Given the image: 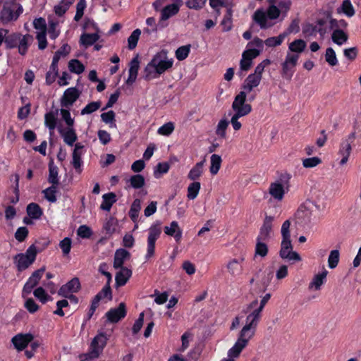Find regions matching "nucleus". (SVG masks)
<instances>
[{
    "label": "nucleus",
    "mask_w": 361,
    "mask_h": 361,
    "mask_svg": "<svg viewBox=\"0 0 361 361\" xmlns=\"http://www.w3.org/2000/svg\"><path fill=\"white\" fill-rule=\"evenodd\" d=\"M246 314L244 324L238 333L237 341L247 346L249 342L255 337L257 326L262 318V313L249 304L243 310Z\"/></svg>",
    "instance_id": "obj_1"
},
{
    "label": "nucleus",
    "mask_w": 361,
    "mask_h": 361,
    "mask_svg": "<svg viewBox=\"0 0 361 361\" xmlns=\"http://www.w3.org/2000/svg\"><path fill=\"white\" fill-rule=\"evenodd\" d=\"M173 63V59L168 56L166 51L157 52L145 68V78L147 80L159 78L170 70Z\"/></svg>",
    "instance_id": "obj_2"
},
{
    "label": "nucleus",
    "mask_w": 361,
    "mask_h": 361,
    "mask_svg": "<svg viewBox=\"0 0 361 361\" xmlns=\"http://www.w3.org/2000/svg\"><path fill=\"white\" fill-rule=\"evenodd\" d=\"M231 107L233 114L231 117L229 123H231L235 131H238L242 128V123L239 119L248 115L252 111V106L250 104L245 103V95L241 93L235 96Z\"/></svg>",
    "instance_id": "obj_3"
},
{
    "label": "nucleus",
    "mask_w": 361,
    "mask_h": 361,
    "mask_svg": "<svg viewBox=\"0 0 361 361\" xmlns=\"http://www.w3.org/2000/svg\"><path fill=\"white\" fill-rule=\"evenodd\" d=\"M108 341L106 334L99 332L92 339L90 345L89 351L79 356L80 361H92L98 358L102 353Z\"/></svg>",
    "instance_id": "obj_4"
},
{
    "label": "nucleus",
    "mask_w": 361,
    "mask_h": 361,
    "mask_svg": "<svg viewBox=\"0 0 361 361\" xmlns=\"http://www.w3.org/2000/svg\"><path fill=\"white\" fill-rule=\"evenodd\" d=\"M22 6L15 0H6L0 13V19L3 23L16 20L23 13Z\"/></svg>",
    "instance_id": "obj_5"
},
{
    "label": "nucleus",
    "mask_w": 361,
    "mask_h": 361,
    "mask_svg": "<svg viewBox=\"0 0 361 361\" xmlns=\"http://www.w3.org/2000/svg\"><path fill=\"white\" fill-rule=\"evenodd\" d=\"M37 254V247L32 245L26 250L25 252L15 255L13 262L18 270L22 271L27 269L35 261Z\"/></svg>",
    "instance_id": "obj_6"
},
{
    "label": "nucleus",
    "mask_w": 361,
    "mask_h": 361,
    "mask_svg": "<svg viewBox=\"0 0 361 361\" xmlns=\"http://www.w3.org/2000/svg\"><path fill=\"white\" fill-rule=\"evenodd\" d=\"M161 223L159 221L154 223L148 229L147 240V250L145 258L146 260L151 259L155 253V243L161 233Z\"/></svg>",
    "instance_id": "obj_7"
},
{
    "label": "nucleus",
    "mask_w": 361,
    "mask_h": 361,
    "mask_svg": "<svg viewBox=\"0 0 361 361\" xmlns=\"http://www.w3.org/2000/svg\"><path fill=\"white\" fill-rule=\"evenodd\" d=\"M310 194L312 201L305 202L304 204L301 205L298 210V214L302 212L305 216H310V213L306 212V210L309 209L311 204H314L317 208L319 209L320 204L324 202L326 200L324 191L319 185H314L311 189Z\"/></svg>",
    "instance_id": "obj_8"
},
{
    "label": "nucleus",
    "mask_w": 361,
    "mask_h": 361,
    "mask_svg": "<svg viewBox=\"0 0 361 361\" xmlns=\"http://www.w3.org/2000/svg\"><path fill=\"white\" fill-rule=\"evenodd\" d=\"M289 190V185L287 182H283L281 180H277L271 183L269 188V193L271 198L276 202H281L284 195Z\"/></svg>",
    "instance_id": "obj_9"
},
{
    "label": "nucleus",
    "mask_w": 361,
    "mask_h": 361,
    "mask_svg": "<svg viewBox=\"0 0 361 361\" xmlns=\"http://www.w3.org/2000/svg\"><path fill=\"white\" fill-rule=\"evenodd\" d=\"M299 59L298 54L288 53L284 61L282 63V75L288 80H290L295 72V67Z\"/></svg>",
    "instance_id": "obj_10"
},
{
    "label": "nucleus",
    "mask_w": 361,
    "mask_h": 361,
    "mask_svg": "<svg viewBox=\"0 0 361 361\" xmlns=\"http://www.w3.org/2000/svg\"><path fill=\"white\" fill-rule=\"evenodd\" d=\"M279 255L282 259L288 261L300 262L302 260L300 255L293 250L291 241H281Z\"/></svg>",
    "instance_id": "obj_11"
},
{
    "label": "nucleus",
    "mask_w": 361,
    "mask_h": 361,
    "mask_svg": "<svg viewBox=\"0 0 361 361\" xmlns=\"http://www.w3.org/2000/svg\"><path fill=\"white\" fill-rule=\"evenodd\" d=\"M45 271V268L42 267L32 273L31 276L28 279L25 284L24 285L23 289V297L25 298L28 294H30L33 289L34 287H35L39 280L41 279L44 272Z\"/></svg>",
    "instance_id": "obj_12"
},
{
    "label": "nucleus",
    "mask_w": 361,
    "mask_h": 361,
    "mask_svg": "<svg viewBox=\"0 0 361 361\" xmlns=\"http://www.w3.org/2000/svg\"><path fill=\"white\" fill-rule=\"evenodd\" d=\"M32 340L33 335L32 334H18L11 338V343L15 349L20 352L24 350Z\"/></svg>",
    "instance_id": "obj_13"
},
{
    "label": "nucleus",
    "mask_w": 361,
    "mask_h": 361,
    "mask_svg": "<svg viewBox=\"0 0 361 361\" xmlns=\"http://www.w3.org/2000/svg\"><path fill=\"white\" fill-rule=\"evenodd\" d=\"M262 80L259 76L255 75L252 73L250 74L244 80L242 88L238 94L243 93L245 95V102L246 101V95L247 93L251 92L255 88L259 86Z\"/></svg>",
    "instance_id": "obj_14"
},
{
    "label": "nucleus",
    "mask_w": 361,
    "mask_h": 361,
    "mask_svg": "<svg viewBox=\"0 0 361 361\" xmlns=\"http://www.w3.org/2000/svg\"><path fill=\"white\" fill-rule=\"evenodd\" d=\"M329 272L323 267L319 273L314 274L309 283L308 288L311 290H319L326 281Z\"/></svg>",
    "instance_id": "obj_15"
},
{
    "label": "nucleus",
    "mask_w": 361,
    "mask_h": 361,
    "mask_svg": "<svg viewBox=\"0 0 361 361\" xmlns=\"http://www.w3.org/2000/svg\"><path fill=\"white\" fill-rule=\"evenodd\" d=\"M274 220L273 216H266L257 239L267 241L271 238Z\"/></svg>",
    "instance_id": "obj_16"
},
{
    "label": "nucleus",
    "mask_w": 361,
    "mask_h": 361,
    "mask_svg": "<svg viewBox=\"0 0 361 361\" xmlns=\"http://www.w3.org/2000/svg\"><path fill=\"white\" fill-rule=\"evenodd\" d=\"M80 288V283L79 279L78 278H73L60 288L59 295L63 297H69L71 294L78 292Z\"/></svg>",
    "instance_id": "obj_17"
},
{
    "label": "nucleus",
    "mask_w": 361,
    "mask_h": 361,
    "mask_svg": "<svg viewBox=\"0 0 361 361\" xmlns=\"http://www.w3.org/2000/svg\"><path fill=\"white\" fill-rule=\"evenodd\" d=\"M183 4L182 0H175L173 3L165 6L161 11V20H166L177 14Z\"/></svg>",
    "instance_id": "obj_18"
},
{
    "label": "nucleus",
    "mask_w": 361,
    "mask_h": 361,
    "mask_svg": "<svg viewBox=\"0 0 361 361\" xmlns=\"http://www.w3.org/2000/svg\"><path fill=\"white\" fill-rule=\"evenodd\" d=\"M83 154L84 145L81 142L75 143L72 153V164L74 169L79 172L81 171L82 164L81 157Z\"/></svg>",
    "instance_id": "obj_19"
},
{
    "label": "nucleus",
    "mask_w": 361,
    "mask_h": 361,
    "mask_svg": "<svg viewBox=\"0 0 361 361\" xmlns=\"http://www.w3.org/2000/svg\"><path fill=\"white\" fill-rule=\"evenodd\" d=\"M59 132L63 140V142L68 146H73L78 140V136L74 126H66L60 128Z\"/></svg>",
    "instance_id": "obj_20"
},
{
    "label": "nucleus",
    "mask_w": 361,
    "mask_h": 361,
    "mask_svg": "<svg viewBox=\"0 0 361 361\" xmlns=\"http://www.w3.org/2000/svg\"><path fill=\"white\" fill-rule=\"evenodd\" d=\"M126 314V306L121 302L116 308H113L106 313L108 320L111 322L116 323L120 319L125 317Z\"/></svg>",
    "instance_id": "obj_21"
},
{
    "label": "nucleus",
    "mask_w": 361,
    "mask_h": 361,
    "mask_svg": "<svg viewBox=\"0 0 361 361\" xmlns=\"http://www.w3.org/2000/svg\"><path fill=\"white\" fill-rule=\"evenodd\" d=\"M80 92L75 87L68 88L63 93L61 99L63 106H71L79 97Z\"/></svg>",
    "instance_id": "obj_22"
},
{
    "label": "nucleus",
    "mask_w": 361,
    "mask_h": 361,
    "mask_svg": "<svg viewBox=\"0 0 361 361\" xmlns=\"http://www.w3.org/2000/svg\"><path fill=\"white\" fill-rule=\"evenodd\" d=\"M140 68V60L138 56L134 57L130 62L128 77L126 81L128 85H133L137 77L138 71Z\"/></svg>",
    "instance_id": "obj_23"
},
{
    "label": "nucleus",
    "mask_w": 361,
    "mask_h": 361,
    "mask_svg": "<svg viewBox=\"0 0 361 361\" xmlns=\"http://www.w3.org/2000/svg\"><path fill=\"white\" fill-rule=\"evenodd\" d=\"M264 45H265L264 41L258 37H255L247 44L246 51L250 53L252 56L257 57L263 51Z\"/></svg>",
    "instance_id": "obj_24"
},
{
    "label": "nucleus",
    "mask_w": 361,
    "mask_h": 361,
    "mask_svg": "<svg viewBox=\"0 0 361 361\" xmlns=\"http://www.w3.org/2000/svg\"><path fill=\"white\" fill-rule=\"evenodd\" d=\"M245 258L241 256L238 259H232L227 264L228 272L233 276H238L243 272V262Z\"/></svg>",
    "instance_id": "obj_25"
},
{
    "label": "nucleus",
    "mask_w": 361,
    "mask_h": 361,
    "mask_svg": "<svg viewBox=\"0 0 361 361\" xmlns=\"http://www.w3.org/2000/svg\"><path fill=\"white\" fill-rule=\"evenodd\" d=\"M246 347V345L236 341L234 345L228 350L227 357L221 360V361H235Z\"/></svg>",
    "instance_id": "obj_26"
},
{
    "label": "nucleus",
    "mask_w": 361,
    "mask_h": 361,
    "mask_svg": "<svg viewBox=\"0 0 361 361\" xmlns=\"http://www.w3.org/2000/svg\"><path fill=\"white\" fill-rule=\"evenodd\" d=\"M164 233L169 236H173L176 242H179L182 237V230L179 227L177 221H172L169 226L164 228Z\"/></svg>",
    "instance_id": "obj_27"
},
{
    "label": "nucleus",
    "mask_w": 361,
    "mask_h": 361,
    "mask_svg": "<svg viewBox=\"0 0 361 361\" xmlns=\"http://www.w3.org/2000/svg\"><path fill=\"white\" fill-rule=\"evenodd\" d=\"M130 253L124 249H118L115 252L114 259V267L115 269H119L123 267V264L125 262L129 259Z\"/></svg>",
    "instance_id": "obj_28"
},
{
    "label": "nucleus",
    "mask_w": 361,
    "mask_h": 361,
    "mask_svg": "<svg viewBox=\"0 0 361 361\" xmlns=\"http://www.w3.org/2000/svg\"><path fill=\"white\" fill-rule=\"evenodd\" d=\"M336 11L338 13L343 14L348 18H351L355 14V10L350 0H343Z\"/></svg>",
    "instance_id": "obj_29"
},
{
    "label": "nucleus",
    "mask_w": 361,
    "mask_h": 361,
    "mask_svg": "<svg viewBox=\"0 0 361 361\" xmlns=\"http://www.w3.org/2000/svg\"><path fill=\"white\" fill-rule=\"evenodd\" d=\"M120 271L116 274V283L118 286H124L132 276V271L126 267L120 268Z\"/></svg>",
    "instance_id": "obj_30"
},
{
    "label": "nucleus",
    "mask_w": 361,
    "mask_h": 361,
    "mask_svg": "<svg viewBox=\"0 0 361 361\" xmlns=\"http://www.w3.org/2000/svg\"><path fill=\"white\" fill-rule=\"evenodd\" d=\"M33 42V37L30 35H21L20 38L18 39V52L21 55H25L27 53V49L29 46Z\"/></svg>",
    "instance_id": "obj_31"
},
{
    "label": "nucleus",
    "mask_w": 361,
    "mask_h": 361,
    "mask_svg": "<svg viewBox=\"0 0 361 361\" xmlns=\"http://www.w3.org/2000/svg\"><path fill=\"white\" fill-rule=\"evenodd\" d=\"M229 126V121L226 118H221L215 128V134L220 139L226 138V130Z\"/></svg>",
    "instance_id": "obj_32"
},
{
    "label": "nucleus",
    "mask_w": 361,
    "mask_h": 361,
    "mask_svg": "<svg viewBox=\"0 0 361 361\" xmlns=\"http://www.w3.org/2000/svg\"><path fill=\"white\" fill-rule=\"evenodd\" d=\"M331 39L338 46L345 44L348 39V35L341 29H334L331 34Z\"/></svg>",
    "instance_id": "obj_33"
},
{
    "label": "nucleus",
    "mask_w": 361,
    "mask_h": 361,
    "mask_svg": "<svg viewBox=\"0 0 361 361\" xmlns=\"http://www.w3.org/2000/svg\"><path fill=\"white\" fill-rule=\"evenodd\" d=\"M255 58L256 56H252V55L246 50L244 51L242 54V59L240 61V71H247L252 65V60Z\"/></svg>",
    "instance_id": "obj_34"
},
{
    "label": "nucleus",
    "mask_w": 361,
    "mask_h": 361,
    "mask_svg": "<svg viewBox=\"0 0 361 361\" xmlns=\"http://www.w3.org/2000/svg\"><path fill=\"white\" fill-rule=\"evenodd\" d=\"M99 38L97 32L94 33H83L80 36V44L87 48L94 44Z\"/></svg>",
    "instance_id": "obj_35"
},
{
    "label": "nucleus",
    "mask_w": 361,
    "mask_h": 361,
    "mask_svg": "<svg viewBox=\"0 0 361 361\" xmlns=\"http://www.w3.org/2000/svg\"><path fill=\"white\" fill-rule=\"evenodd\" d=\"M116 202V196L114 192H109L102 195V202L100 208L102 210L110 211L112 205Z\"/></svg>",
    "instance_id": "obj_36"
},
{
    "label": "nucleus",
    "mask_w": 361,
    "mask_h": 361,
    "mask_svg": "<svg viewBox=\"0 0 361 361\" xmlns=\"http://www.w3.org/2000/svg\"><path fill=\"white\" fill-rule=\"evenodd\" d=\"M306 45V42L303 39H298L289 44L288 49L290 52H292L291 54L299 55L303 52Z\"/></svg>",
    "instance_id": "obj_37"
},
{
    "label": "nucleus",
    "mask_w": 361,
    "mask_h": 361,
    "mask_svg": "<svg viewBox=\"0 0 361 361\" xmlns=\"http://www.w3.org/2000/svg\"><path fill=\"white\" fill-rule=\"evenodd\" d=\"M205 161L203 160L202 161L197 162L189 171L188 173V178L192 180H195L197 178H199L202 173H203V168L204 165Z\"/></svg>",
    "instance_id": "obj_38"
},
{
    "label": "nucleus",
    "mask_w": 361,
    "mask_h": 361,
    "mask_svg": "<svg viewBox=\"0 0 361 361\" xmlns=\"http://www.w3.org/2000/svg\"><path fill=\"white\" fill-rule=\"evenodd\" d=\"M222 159L220 155L214 154L210 157V167L209 171L212 175L218 173L221 166Z\"/></svg>",
    "instance_id": "obj_39"
},
{
    "label": "nucleus",
    "mask_w": 361,
    "mask_h": 361,
    "mask_svg": "<svg viewBox=\"0 0 361 361\" xmlns=\"http://www.w3.org/2000/svg\"><path fill=\"white\" fill-rule=\"evenodd\" d=\"M286 36V33H281L278 36L269 37L264 40V44L267 47H275L280 46L284 41Z\"/></svg>",
    "instance_id": "obj_40"
},
{
    "label": "nucleus",
    "mask_w": 361,
    "mask_h": 361,
    "mask_svg": "<svg viewBox=\"0 0 361 361\" xmlns=\"http://www.w3.org/2000/svg\"><path fill=\"white\" fill-rule=\"evenodd\" d=\"M27 213L32 219H38L42 215V210L37 204L30 203L27 207Z\"/></svg>",
    "instance_id": "obj_41"
},
{
    "label": "nucleus",
    "mask_w": 361,
    "mask_h": 361,
    "mask_svg": "<svg viewBox=\"0 0 361 361\" xmlns=\"http://www.w3.org/2000/svg\"><path fill=\"white\" fill-rule=\"evenodd\" d=\"M271 298V294L267 293L265 295H264L261 300L259 301L257 299L254 300L251 302L249 303L250 305H251V307H254L256 310H257L259 312L262 313V311L267 303V302Z\"/></svg>",
    "instance_id": "obj_42"
},
{
    "label": "nucleus",
    "mask_w": 361,
    "mask_h": 361,
    "mask_svg": "<svg viewBox=\"0 0 361 361\" xmlns=\"http://www.w3.org/2000/svg\"><path fill=\"white\" fill-rule=\"evenodd\" d=\"M141 209V201L139 199H135L131 204L129 212V216L131 219L136 222Z\"/></svg>",
    "instance_id": "obj_43"
},
{
    "label": "nucleus",
    "mask_w": 361,
    "mask_h": 361,
    "mask_svg": "<svg viewBox=\"0 0 361 361\" xmlns=\"http://www.w3.org/2000/svg\"><path fill=\"white\" fill-rule=\"evenodd\" d=\"M56 116L54 112H49L45 114L44 123L45 126L49 129L51 135L53 133V131L56 128Z\"/></svg>",
    "instance_id": "obj_44"
},
{
    "label": "nucleus",
    "mask_w": 361,
    "mask_h": 361,
    "mask_svg": "<svg viewBox=\"0 0 361 361\" xmlns=\"http://www.w3.org/2000/svg\"><path fill=\"white\" fill-rule=\"evenodd\" d=\"M201 185L200 182L194 181L191 183L188 187L187 197L189 200L195 199L200 190Z\"/></svg>",
    "instance_id": "obj_45"
},
{
    "label": "nucleus",
    "mask_w": 361,
    "mask_h": 361,
    "mask_svg": "<svg viewBox=\"0 0 361 361\" xmlns=\"http://www.w3.org/2000/svg\"><path fill=\"white\" fill-rule=\"evenodd\" d=\"M74 0H61V2L54 7L55 13L59 16H63L68 9Z\"/></svg>",
    "instance_id": "obj_46"
},
{
    "label": "nucleus",
    "mask_w": 361,
    "mask_h": 361,
    "mask_svg": "<svg viewBox=\"0 0 361 361\" xmlns=\"http://www.w3.org/2000/svg\"><path fill=\"white\" fill-rule=\"evenodd\" d=\"M325 60L330 66L338 65V60L335 51L331 47H329L326 49Z\"/></svg>",
    "instance_id": "obj_47"
},
{
    "label": "nucleus",
    "mask_w": 361,
    "mask_h": 361,
    "mask_svg": "<svg viewBox=\"0 0 361 361\" xmlns=\"http://www.w3.org/2000/svg\"><path fill=\"white\" fill-rule=\"evenodd\" d=\"M68 69L75 74H80L85 71L83 64L77 59H72L68 62Z\"/></svg>",
    "instance_id": "obj_48"
},
{
    "label": "nucleus",
    "mask_w": 361,
    "mask_h": 361,
    "mask_svg": "<svg viewBox=\"0 0 361 361\" xmlns=\"http://www.w3.org/2000/svg\"><path fill=\"white\" fill-rule=\"evenodd\" d=\"M128 182L130 183L132 188L139 189L145 185V180L142 175L137 174L132 176L128 180Z\"/></svg>",
    "instance_id": "obj_49"
},
{
    "label": "nucleus",
    "mask_w": 361,
    "mask_h": 361,
    "mask_svg": "<svg viewBox=\"0 0 361 361\" xmlns=\"http://www.w3.org/2000/svg\"><path fill=\"white\" fill-rule=\"evenodd\" d=\"M140 35L141 30L140 29H135L131 33L128 39V47L129 49L132 50L136 47Z\"/></svg>",
    "instance_id": "obj_50"
},
{
    "label": "nucleus",
    "mask_w": 361,
    "mask_h": 361,
    "mask_svg": "<svg viewBox=\"0 0 361 361\" xmlns=\"http://www.w3.org/2000/svg\"><path fill=\"white\" fill-rule=\"evenodd\" d=\"M221 25L224 32H228L232 28V11L228 8L226 14L224 16Z\"/></svg>",
    "instance_id": "obj_51"
},
{
    "label": "nucleus",
    "mask_w": 361,
    "mask_h": 361,
    "mask_svg": "<svg viewBox=\"0 0 361 361\" xmlns=\"http://www.w3.org/2000/svg\"><path fill=\"white\" fill-rule=\"evenodd\" d=\"M190 47H191L190 44L184 45V46H181L180 47H178L175 52V56H176V59L178 61H183V60L185 59L190 54Z\"/></svg>",
    "instance_id": "obj_52"
},
{
    "label": "nucleus",
    "mask_w": 361,
    "mask_h": 361,
    "mask_svg": "<svg viewBox=\"0 0 361 361\" xmlns=\"http://www.w3.org/2000/svg\"><path fill=\"white\" fill-rule=\"evenodd\" d=\"M290 227V221L286 220L281 228V241H291Z\"/></svg>",
    "instance_id": "obj_53"
},
{
    "label": "nucleus",
    "mask_w": 361,
    "mask_h": 361,
    "mask_svg": "<svg viewBox=\"0 0 361 361\" xmlns=\"http://www.w3.org/2000/svg\"><path fill=\"white\" fill-rule=\"evenodd\" d=\"M102 105V102L100 101L92 102L87 104L82 110L81 115L90 114L96 111H97Z\"/></svg>",
    "instance_id": "obj_54"
},
{
    "label": "nucleus",
    "mask_w": 361,
    "mask_h": 361,
    "mask_svg": "<svg viewBox=\"0 0 361 361\" xmlns=\"http://www.w3.org/2000/svg\"><path fill=\"white\" fill-rule=\"evenodd\" d=\"M20 38V34L13 33L8 35L5 38V44L7 48L11 49L17 47L18 39Z\"/></svg>",
    "instance_id": "obj_55"
},
{
    "label": "nucleus",
    "mask_w": 361,
    "mask_h": 361,
    "mask_svg": "<svg viewBox=\"0 0 361 361\" xmlns=\"http://www.w3.org/2000/svg\"><path fill=\"white\" fill-rule=\"evenodd\" d=\"M339 251L334 250L330 252L328 257V266L330 269H334L337 267L339 262Z\"/></svg>",
    "instance_id": "obj_56"
},
{
    "label": "nucleus",
    "mask_w": 361,
    "mask_h": 361,
    "mask_svg": "<svg viewBox=\"0 0 361 361\" xmlns=\"http://www.w3.org/2000/svg\"><path fill=\"white\" fill-rule=\"evenodd\" d=\"M101 118L103 122L109 124L111 128H116L115 113L113 111H109L101 114Z\"/></svg>",
    "instance_id": "obj_57"
},
{
    "label": "nucleus",
    "mask_w": 361,
    "mask_h": 361,
    "mask_svg": "<svg viewBox=\"0 0 361 361\" xmlns=\"http://www.w3.org/2000/svg\"><path fill=\"white\" fill-rule=\"evenodd\" d=\"M30 350H27L25 351V356L30 359L37 352V349L42 345V341L40 340H32V342L30 343Z\"/></svg>",
    "instance_id": "obj_58"
},
{
    "label": "nucleus",
    "mask_w": 361,
    "mask_h": 361,
    "mask_svg": "<svg viewBox=\"0 0 361 361\" xmlns=\"http://www.w3.org/2000/svg\"><path fill=\"white\" fill-rule=\"evenodd\" d=\"M174 129V123L168 122L158 128L157 133L163 136H169L173 132Z\"/></svg>",
    "instance_id": "obj_59"
},
{
    "label": "nucleus",
    "mask_w": 361,
    "mask_h": 361,
    "mask_svg": "<svg viewBox=\"0 0 361 361\" xmlns=\"http://www.w3.org/2000/svg\"><path fill=\"white\" fill-rule=\"evenodd\" d=\"M48 180L52 185H56L59 183L58 168L56 166L49 164Z\"/></svg>",
    "instance_id": "obj_60"
},
{
    "label": "nucleus",
    "mask_w": 361,
    "mask_h": 361,
    "mask_svg": "<svg viewBox=\"0 0 361 361\" xmlns=\"http://www.w3.org/2000/svg\"><path fill=\"white\" fill-rule=\"evenodd\" d=\"M268 252V247L264 240H259L257 239V244L255 247V255L262 257H265Z\"/></svg>",
    "instance_id": "obj_61"
},
{
    "label": "nucleus",
    "mask_w": 361,
    "mask_h": 361,
    "mask_svg": "<svg viewBox=\"0 0 361 361\" xmlns=\"http://www.w3.org/2000/svg\"><path fill=\"white\" fill-rule=\"evenodd\" d=\"M351 150L352 147L350 141L345 140L341 143L338 154L340 156L350 157Z\"/></svg>",
    "instance_id": "obj_62"
},
{
    "label": "nucleus",
    "mask_w": 361,
    "mask_h": 361,
    "mask_svg": "<svg viewBox=\"0 0 361 361\" xmlns=\"http://www.w3.org/2000/svg\"><path fill=\"white\" fill-rule=\"evenodd\" d=\"M44 197L50 202H55L56 201V185H52V186L43 190Z\"/></svg>",
    "instance_id": "obj_63"
},
{
    "label": "nucleus",
    "mask_w": 361,
    "mask_h": 361,
    "mask_svg": "<svg viewBox=\"0 0 361 361\" xmlns=\"http://www.w3.org/2000/svg\"><path fill=\"white\" fill-rule=\"evenodd\" d=\"M170 169V165L167 162L159 163L154 171V175L156 178H159L161 174L166 173Z\"/></svg>",
    "instance_id": "obj_64"
}]
</instances>
